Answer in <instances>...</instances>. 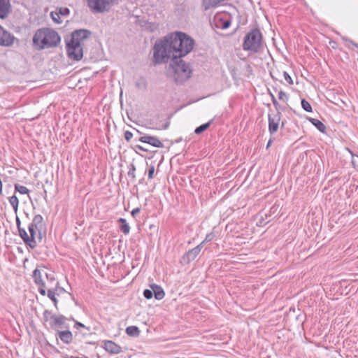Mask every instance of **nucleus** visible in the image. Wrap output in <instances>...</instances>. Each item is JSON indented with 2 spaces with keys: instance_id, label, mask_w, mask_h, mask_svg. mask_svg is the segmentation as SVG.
Listing matches in <instances>:
<instances>
[{
  "instance_id": "nucleus-27",
  "label": "nucleus",
  "mask_w": 358,
  "mask_h": 358,
  "mask_svg": "<svg viewBox=\"0 0 358 358\" xmlns=\"http://www.w3.org/2000/svg\"><path fill=\"white\" fill-rule=\"evenodd\" d=\"M9 202L10 205L12 206L13 210L15 213H17L18 210V205H19V200L17 197L15 195H13L8 198Z\"/></svg>"
},
{
  "instance_id": "nucleus-11",
  "label": "nucleus",
  "mask_w": 358,
  "mask_h": 358,
  "mask_svg": "<svg viewBox=\"0 0 358 358\" xmlns=\"http://www.w3.org/2000/svg\"><path fill=\"white\" fill-rule=\"evenodd\" d=\"M66 320L67 318L63 315H55L49 326L52 329L68 328V325H66Z\"/></svg>"
},
{
  "instance_id": "nucleus-33",
  "label": "nucleus",
  "mask_w": 358,
  "mask_h": 358,
  "mask_svg": "<svg viewBox=\"0 0 358 358\" xmlns=\"http://www.w3.org/2000/svg\"><path fill=\"white\" fill-rule=\"evenodd\" d=\"M135 171H136V167H135L134 164H131V167L129 168V170L128 171V176L129 177H131L132 179H135V178H136Z\"/></svg>"
},
{
  "instance_id": "nucleus-50",
  "label": "nucleus",
  "mask_w": 358,
  "mask_h": 358,
  "mask_svg": "<svg viewBox=\"0 0 358 358\" xmlns=\"http://www.w3.org/2000/svg\"><path fill=\"white\" fill-rule=\"evenodd\" d=\"M343 39L346 41H348L349 43H350L352 45H353L355 47L357 48H358V43H356L355 42H353L352 41H351L350 39H348L345 37H343Z\"/></svg>"
},
{
  "instance_id": "nucleus-1",
  "label": "nucleus",
  "mask_w": 358,
  "mask_h": 358,
  "mask_svg": "<svg viewBox=\"0 0 358 358\" xmlns=\"http://www.w3.org/2000/svg\"><path fill=\"white\" fill-rule=\"evenodd\" d=\"M194 40L185 33L176 31L157 41L154 45L155 63H166L171 57H185L194 48Z\"/></svg>"
},
{
  "instance_id": "nucleus-30",
  "label": "nucleus",
  "mask_w": 358,
  "mask_h": 358,
  "mask_svg": "<svg viewBox=\"0 0 358 358\" xmlns=\"http://www.w3.org/2000/svg\"><path fill=\"white\" fill-rule=\"evenodd\" d=\"M15 189L22 194H27L29 192V190L25 186L18 184L15 185Z\"/></svg>"
},
{
  "instance_id": "nucleus-28",
  "label": "nucleus",
  "mask_w": 358,
  "mask_h": 358,
  "mask_svg": "<svg viewBox=\"0 0 358 358\" xmlns=\"http://www.w3.org/2000/svg\"><path fill=\"white\" fill-rule=\"evenodd\" d=\"M55 314H52L51 311L48 310H45L43 313V318L45 322H48V324L51 323V320H52Z\"/></svg>"
},
{
  "instance_id": "nucleus-15",
  "label": "nucleus",
  "mask_w": 358,
  "mask_h": 358,
  "mask_svg": "<svg viewBox=\"0 0 358 358\" xmlns=\"http://www.w3.org/2000/svg\"><path fill=\"white\" fill-rule=\"evenodd\" d=\"M215 25L218 29H226L231 25V20L227 18H223L220 16H215L214 18Z\"/></svg>"
},
{
  "instance_id": "nucleus-34",
  "label": "nucleus",
  "mask_w": 358,
  "mask_h": 358,
  "mask_svg": "<svg viewBox=\"0 0 358 358\" xmlns=\"http://www.w3.org/2000/svg\"><path fill=\"white\" fill-rule=\"evenodd\" d=\"M143 296L147 299H150L153 296L152 289H146L143 291Z\"/></svg>"
},
{
  "instance_id": "nucleus-14",
  "label": "nucleus",
  "mask_w": 358,
  "mask_h": 358,
  "mask_svg": "<svg viewBox=\"0 0 358 358\" xmlns=\"http://www.w3.org/2000/svg\"><path fill=\"white\" fill-rule=\"evenodd\" d=\"M11 11L9 0H0V18L6 19Z\"/></svg>"
},
{
  "instance_id": "nucleus-26",
  "label": "nucleus",
  "mask_w": 358,
  "mask_h": 358,
  "mask_svg": "<svg viewBox=\"0 0 358 358\" xmlns=\"http://www.w3.org/2000/svg\"><path fill=\"white\" fill-rule=\"evenodd\" d=\"M212 122H213V120H210L209 122H208L205 124H203L197 127L194 130V133L196 134H201V133L205 131L210 127Z\"/></svg>"
},
{
  "instance_id": "nucleus-3",
  "label": "nucleus",
  "mask_w": 358,
  "mask_h": 358,
  "mask_svg": "<svg viewBox=\"0 0 358 358\" xmlns=\"http://www.w3.org/2000/svg\"><path fill=\"white\" fill-rule=\"evenodd\" d=\"M243 49L252 54L259 53L263 50V36L258 28L252 29L244 37Z\"/></svg>"
},
{
  "instance_id": "nucleus-13",
  "label": "nucleus",
  "mask_w": 358,
  "mask_h": 358,
  "mask_svg": "<svg viewBox=\"0 0 358 358\" xmlns=\"http://www.w3.org/2000/svg\"><path fill=\"white\" fill-rule=\"evenodd\" d=\"M103 347L106 351L110 354H119L122 352V348L112 341H105Z\"/></svg>"
},
{
  "instance_id": "nucleus-41",
  "label": "nucleus",
  "mask_w": 358,
  "mask_h": 358,
  "mask_svg": "<svg viewBox=\"0 0 358 358\" xmlns=\"http://www.w3.org/2000/svg\"><path fill=\"white\" fill-rule=\"evenodd\" d=\"M56 292H58L59 294L62 293V292H65L66 290L63 288V287H59V282H56V286L53 289Z\"/></svg>"
},
{
  "instance_id": "nucleus-56",
  "label": "nucleus",
  "mask_w": 358,
  "mask_h": 358,
  "mask_svg": "<svg viewBox=\"0 0 358 358\" xmlns=\"http://www.w3.org/2000/svg\"><path fill=\"white\" fill-rule=\"evenodd\" d=\"M284 125H285L284 122H281V127H284Z\"/></svg>"
},
{
  "instance_id": "nucleus-38",
  "label": "nucleus",
  "mask_w": 358,
  "mask_h": 358,
  "mask_svg": "<svg viewBox=\"0 0 358 358\" xmlns=\"http://www.w3.org/2000/svg\"><path fill=\"white\" fill-rule=\"evenodd\" d=\"M154 173H155V166L151 165L148 169V179L151 180L153 178Z\"/></svg>"
},
{
  "instance_id": "nucleus-57",
  "label": "nucleus",
  "mask_w": 358,
  "mask_h": 358,
  "mask_svg": "<svg viewBox=\"0 0 358 358\" xmlns=\"http://www.w3.org/2000/svg\"><path fill=\"white\" fill-rule=\"evenodd\" d=\"M116 358H118V357H116Z\"/></svg>"
},
{
  "instance_id": "nucleus-31",
  "label": "nucleus",
  "mask_w": 358,
  "mask_h": 358,
  "mask_svg": "<svg viewBox=\"0 0 358 358\" xmlns=\"http://www.w3.org/2000/svg\"><path fill=\"white\" fill-rule=\"evenodd\" d=\"M301 103L302 108L305 111L309 112V113L312 112V106H311L310 103L308 101H306V99H301Z\"/></svg>"
},
{
  "instance_id": "nucleus-47",
  "label": "nucleus",
  "mask_w": 358,
  "mask_h": 358,
  "mask_svg": "<svg viewBox=\"0 0 358 358\" xmlns=\"http://www.w3.org/2000/svg\"><path fill=\"white\" fill-rule=\"evenodd\" d=\"M169 127V122H166L165 124H164L162 127H152L155 129H166Z\"/></svg>"
},
{
  "instance_id": "nucleus-5",
  "label": "nucleus",
  "mask_w": 358,
  "mask_h": 358,
  "mask_svg": "<svg viewBox=\"0 0 358 358\" xmlns=\"http://www.w3.org/2000/svg\"><path fill=\"white\" fill-rule=\"evenodd\" d=\"M87 7L94 13L108 12L113 6L122 0H84Z\"/></svg>"
},
{
  "instance_id": "nucleus-36",
  "label": "nucleus",
  "mask_w": 358,
  "mask_h": 358,
  "mask_svg": "<svg viewBox=\"0 0 358 358\" xmlns=\"http://www.w3.org/2000/svg\"><path fill=\"white\" fill-rule=\"evenodd\" d=\"M38 292L42 295V296H45L46 295L47 292L45 291V284H43V285H38Z\"/></svg>"
},
{
  "instance_id": "nucleus-39",
  "label": "nucleus",
  "mask_w": 358,
  "mask_h": 358,
  "mask_svg": "<svg viewBox=\"0 0 358 358\" xmlns=\"http://www.w3.org/2000/svg\"><path fill=\"white\" fill-rule=\"evenodd\" d=\"M59 15H68L69 14V9L68 8H60L59 10Z\"/></svg>"
},
{
  "instance_id": "nucleus-32",
  "label": "nucleus",
  "mask_w": 358,
  "mask_h": 358,
  "mask_svg": "<svg viewBox=\"0 0 358 358\" xmlns=\"http://www.w3.org/2000/svg\"><path fill=\"white\" fill-rule=\"evenodd\" d=\"M50 16H51L52 20L55 22H56L57 24H59V23L62 22L59 13H58L57 12H53V11L51 12L50 13Z\"/></svg>"
},
{
  "instance_id": "nucleus-42",
  "label": "nucleus",
  "mask_w": 358,
  "mask_h": 358,
  "mask_svg": "<svg viewBox=\"0 0 358 358\" xmlns=\"http://www.w3.org/2000/svg\"><path fill=\"white\" fill-rule=\"evenodd\" d=\"M124 136L127 141H129L133 137V134L129 131H126L124 134Z\"/></svg>"
},
{
  "instance_id": "nucleus-54",
  "label": "nucleus",
  "mask_w": 358,
  "mask_h": 358,
  "mask_svg": "<svg viewBox=\"0 0 358 358\" xmlns=\"http://www.w3.org/2000/svg\"><path fill=\"white\" fill-rule=\"evenodd\" d=\"M70 358H88V357L85 356V355H83L82 357L71 356Z\"/></svg>"
},
{
  "instance_id": "nucleus-8",
  "label": "nucleus",
  "mask_w": 358,
  "mask_h": 358,
  "mask_svg": "<svg viewBox=\"0 0 358 358\" xmlns=\"http://www.w3.org/2000/svg\"><path fill=\"white\" fill-rule=\"evenodd\" d=\"M268 131L271 135L278 131L281 120V113L276 110L275 113H269L268 115Z\"/></svg>"
},
{
  "instance_id": "nucleus-20",
  "label": "nucleus",
  "mask_w": 358,
  "mask_h": 358,
  "mask_svg": "<svg viewBox=\"0 0 358 358\" xmlns=\"http://www.w3.org/2000/svg\"><path fill=\"white\" fill-rule=\"evenodd\" d=\"M310 122L312 123L320 132L324 134L326 133L327 127L326 126L318 119L310 117L308 118Z\"/></svg>"
},
{
  "instance_id": "nucleus-25",
  "label": "nucleus",
  "mask_w": 358,
  "mask_h": 358,
  "mask_svg": "<svg viewBox=\"0 0 358 358\" xmlns=\"http://www.w3.org/2000/svg\"><path fill=\"white\" fill-rule=\"evenodd\" d=\"M32 222H34V225H36L39 229L41 230L42 229V227L44 226V223H43V217H42L41 215H36L33 220H32Z\"/></svg>"
},
{
  "instance_id": "nucleus-18",
  "label": "nucleus",
  "mask_w": 358,
  "mask_h": 358,
  "mask_svg": "<svg viewBox=\"0 0 358 358\" xmlns=\"http://www.w3.org/2000/svg\"><path fill=\"white\" fill-rule=\"evenodd\" d=\"M153 295L157 300L162 299L165 296V292L162 287L158 285L152 284L151 285Z\"/></svg>"
},
{
  "instance_id": "nucleus-2",
  "label": "nucleus",
  "mask_w": 358,
  "mask_h": 358,
  "mask_svg": "<svg viewBox=\"0 0 358 358\" xmlns=\"http://www.w3.org/2000/svg\"><path fill=\"white\" fill-rule=\"evenodd\" d=\"M33 45L38 50L56 47L61 38L55 31L50 28L38 29L33 36Z\"/></svg>"
},
{
  "instance_id": "nucleus-48",
  "label": "nucleus",
  "mask_w": 358,
  "mask_h": 358,
  "mask_svg": "<svg viewBox=\"0 0 358 358\" xmlns=\"http://www.w3.org/2000/svg\"><path fill=\"white\" fill-rule=\"evenodd\" d=\"M141 211V208H134L131 212V215L135 217L136 215L139 213Z\"/></svg>"
},
{
  "instance_id": "nucleus-6",
  "label": "nucleus",
  "mask_w": 358,
  "mask_h": 358,
  "mask_svg": "<svg viewBox=\"0 0 358 358\" xmlns=\"http://www.w3.org/2000/svg\"><path fill=\"white\" fill-rule=\"evenodd\" d=\"M66 52L68 57L75 61H80L83 57V44L78 41H69L66 43Z\"/></svg>"
},
{
  "instance_id": "nucleus-22",
  "label": "nucleus",
  "mask_w": 358,
  "mask_h": 358,
  "mask_svg": "<svg viewBox=\"0 0 358 358\" xmlns=\"http://www.w3.org/2000/svg\"><path fill=\"white\" fill-rule=\"evenodd\" d=\"M56 295H59L58 292H56L53 289H48L47 291L48 297L53 302L54 306L57 310L58 300L56 298Z\"/></svg>"
},
{
  "instance_id": "nucleus-4",
  "label": "nucleus",
  "mask_w": 358,
  "mask_h": 358,
  "mask_svg": "<svg viewBox=\"0 0 358 358\" xmlns=\"http://www.w3.org/2000/svg\"><path fill=\"white\" fill-rule=\"evenodd\" d=\"M182 57H171L169 69L174 73V78L177 83H182L191 77L192 70L189 64L182 59Z\"/></svg>"
},
{
  "instance_id": "nucleus-45",
  "label": "nucleus",
  "mask_w": 358,
  "mask_h": 358,
  "mask_svg": "<svg viewBox=\"0 0 358 358\" xmlns=\"http://www.w3.org/2000/svg\"><path fill=\"white\" fill-rule=\"evenodd\" d=\"M271 100H272V103H273V105H274V106L275 107L276 110H278V106H279V103H278V101L276 100V99H275V97L274 96V95H273V94H271Z\"/></svg>"
},
{
  "instance_id": "nucleus-43",
  "label": "nucleus",
  "mask_w": 358,
  "mask_h": 358,
  "mask_svg": "<svg viewBox=\"0 0 358 358\" xmlns=\"http://www.w3.org/2000/svg\"><path fill=\"white\" fill-rule=\"evenodd\" d=\"M215 237V235L213 233H209L206 236L205 239L203 240V242L208 243L211 241Z\"/></svg>"
},
{
  "instance_id": "nucleus-55",
  "label": "nucleus",
  "mask_w": 358,
  "mask_h": 358,
  "mask_svg": "<svg viewBox=\"0 0 358 358\" xmlns=\"http://www.w3.org/2000/svg\"><path fill=\"white\" fill-rule=\"evenodd\" d=\"M1 192H2V182L0 180V193H1Z\"/></svg>"
},
{
  "instance_id": "nucleus-24",
  "label": "nucleus",
  "mask_w": 358,
  "mask_h": 358,
  "mask_svg": "<svg viewBox=\"0 0 358 358\" xmlns=\"http://www.w3.org/2000/svg\"><path fill=\"white\" fill-rule=\"evenodd\" d=\"M126 333L130 336L137 337L139 336L140 330L136 326H129L126 328Z\"/></svg>"
},
{
  "instance_id": "nucleus-21",
  "label": "nucleus",
  "mask_w": 358,
  "mask_h": 358,
  "mask_svg": "<svg viewBox=\"0 0 358 358\" xmlns=\"http://www.w3.org/2000/svg\"><path fill=\"white\" fill-rule=\"evenodd\" d=\"M32 277H33L35 284L37 286L45 284L42 278V273H41V270H39L38 268L34 269L33 271Z\"/></svg>"
},
{
  "instance_id": "nucleus-53",
  "label": "nucleus",
  "mask_w": 358,
  "mask_h": 358,
  "mask_svg": "<svg viewBox=\"0 0 358 358\" xmlns=\"http://www.w3.org/2000/svg\"><path fill=\"white\" fill-rule=\"evenodd\" d=\"M271 143H272V139H269L267 143V145H266V149H268L271 146Z\"/></svg>"
},
{
  "instance_id": "nucleus-51",
  "label": "nucleus",
  "mask_w": 358,
  "mask_h": 358,
  "mask_svg": "<svg viewBox=\"0 0 358 358\" xmlns=\"http://www.w3.org/2000/svg\"><path fill=\"white\" fill-rule=\"evenodd\" d=\"M15 222H16V226H17V229L20 228L21 227V221L17 216H16Z\"/></svg>"
},
{
  "instance_id": "nucleus-46",
  "label": "nucleus",
  "mask_w": 358,
  "mask_h": 358,
  "mask_svg": "<svg viewBox=\"0 0 358 358\" xmlns=\"http://www.w3.org/2000/svg\"><path fill=\"white\" fill-rule=\"evenodd\" d=\"M80 327L86 328L87 329L89 330V329L87 328L83 323L76 321L75 324H74V328L79 329Z\"/></svg>"
},
{
  "instance_id": "nucleus-52",
  "label": "nucleus",
  "mask_w": 358,
  "mask_h": 358,
  "mask_svg": "<svg viewBox=\"0 0 358 358\" xmlns=\"http://www.w3.org/2000/svg\"><path fill=\"white\" fill-rule=\"evenodd\" d=\"M206 242H203V241L200 243L197 246L195 247L196 249L199 248V252H200L202 248L203 247V245Z\"/></svg>"
},
{
  "instance_id": "nucleus-10",
  "label": "nucleus",
  "mask_w": 358,
  "mask_h": 358,
  "mask_svg": "<svg viewBox=\"0 0 358 358\" xmlns=\"http://www.w3.org/2000/svg\"><path fill=\"white\" fill-rule=\"evenodd\" d=\"M200 252L199 248H195L187 251L180 258V263L182 265L188 264L194 261Z\"/></svg>"
},
{
  "instance_id": "nucleus-37",
  "label": "nucleus",
  "mask_w": 358,
  "mask_h": 358,
  "mask_svg": "<svg viewBox=\"0 0 358 358\" xmlns=\"http://www.w3.org/2000/svg\"><path fill=\"white\" fill-rule=\"evenodd\" d=\"M283 76H284V78L285 80L289 84V85H292L293 84V80H292V78H291V76H289V74L286 72V71H284L283 72Z\"/></svg>"
},
{
  "instance_id": "nucleus-49",
  "label": "nucleus",
  "mask_w": 358,
  "mask_h": 358,
  "mask_svg": "<svg viewBox=\"0 0 358 358\" xmlns=\"http://www.w3.org/2000/svg\"><path fill=\"white\" fill-rule=\"evenodd\" d=\"M45 275L47 280L50 282L54 281L55 280V277L52 274H49L48 273H45Z\"/></svg>"
},
{
  "instance_id": "nucleus-40",
  "label": "nucleus",
  "mask_w": 358,
  "mask_h": 358,
  "mask_svg": "<svg viewBox=\"0 0 358 358\" xmlns=\"http://www.w3.org/2000/svg\"><path fill=\"white\" fill-rule=\"evenodd\" d=\"M28 228H32V229H34L35 230H38V238H39V240H41L42 237H41V230L36 225H34V222H31L29 224Z\"/></svg>"
},
{
  "instance_id": "nucleus-35",
  "label": "nucleus",
  "mask_w": 358,
  "mask_h": 358,
  "mask_svg": "<svg viewBox=\"0 0 358 358\" xmlns=\"http://www.w3.org/2000/svg\"><path fill=\"white\" fill-rule=\"evenodd\" d=\"M278 99L282 101H287L288 96L285 92L280 90L278 93Z\"/></svg>"
},
{
  "instance_id": "nucleus-9",
  "label": "nucleus",
  "mask_w": 358,
  "mask_h": 358,
  "mask_svg": "<svg viewBox=\"0 0 358 358\" xmlns=\"http://www.w3.org/2000/svg\"><path fill=\"white\" fill-rule=\"evenodd\" d=\"M90 35L91 31L87 29H78L72 32L70 40L75 42L78 41L80 44H83L84 40L89 38Z\"/></svg>"
},
{
  "instance_id": "nucleus-7",
  "label": "nucleus",
  "mask_w": 358,
  "mask_h": 358,
  "mask_svg": "<svg viewBox=\"0 0 358 358\" xmlns=\"http://www.w3.org/2000/svg\"><path fill=\"white\" fill-rule=\"evenodd\" d=\"M15 42L19 43L18 38L0 25V46L12 47Z\"/></svg>"
},
{
  "instance_id": "nucleus-16",
  "label": "nucleus",
  "mask_w": 358,
  "mask_h": 358,
  "mask_svg": "<svg viewBox=\"0 0 358 358\" xmlns=\"http://www.w3.org/2000/svg\"><path fill=\"white\" fill-rule=\"evenodd\" d=\"M57 335L60 340L65 344H69L73 341V334L69 330L58 331Z\"/></svg>"
},
{
  "instance_id": "nucleus-12",
  "label": "nucleus",
  "mask_w": 358,
  "mask_h": 358,
  "mask_svg": "<svg viewBox=\"0 0 358 358\" xmlns=\"http://www.w3.org/2000/svg\"><path fill=\"white\" fill-rule=\"evenodd\" d=\"M138 141L144 143H148L155 148H159L164 147L163 143L156 136L144 134L139 138Z\"/></svg>"
},
{
  "instance_id": "nucleus-19",
  "label": "nucleus",
  "mask_w": 358,
  "mask_h": 358,
  "mask_svg": "<svg viewBox=\"0 0 358 358\" xmlns=\"http://www.w3.org/2000/svg\"><path fill=\"white\" fill-rule=\"evenodd\" d=\"M30 235L29 236V240L27 241V246L30 247L31 249L35 248L37 246V243L36 241V230L32 228H28Z\"/></svg>"
},
{
  "instance_id": "nucleus-44",
  "label": "nucleus",
  "mask_w": 358,
  "mask_h": 358,
  "mask_svg": "<svg viewBox=\"0 0 358 358\" xmlns=\"http://www.w3.org/2000/svg\"><path fill=\"white\" fill-rule=\"evenodd\" d=\"M134 151L138 154V150L147 152L148 150L140 145H136L134 148Z\"/></svg>"
},
{
  "instance_id": "nucleus-23",
  "label": "nucleus",
  "mask_w": 358,
  "mask_h": 358,
  "mask_svg": "<svg viewBox=\"0 0 358 358\" xmlns=\"http://www.w3.org/2000/svg\"><path fill=\"white\" fill-rule=\"evenodd\" d=\"M118 222L121 224L120 226V230L122 233H124L125 235H127L129 234L130 231V227L129 224L127 222L126 219L120 217L118 220Z\"/></svg>"
},
{
  "instance_id": "nucleus-17",
  "label": "nucleus",
  "mask_w": 358,
  "mask_h": 358,
  "mask_svg": "<svg viewBox=\"0 0 358 358\" xmlns=\"http://www.w3.org/2000/svg\"><path fill=\"white\" fill-rule=\"evenodd\" d=\"M224 0H202L201 6L203 10L206 11L213 8L217 7Z\"/></svg>"
},
{
  "instance_id": "nucleus-29",
  "label": "nucleus",
  "mask_w": 358,
  "mask_h": 358,
  "mask_svg": "<svg viewBox=\"0 0 358 358\" xmlns=\"http://www.w3.org/2000/svg\"><path fill=\"white\" fill-rule=\"evenodd\" d=\"M19 236L23 240L24 243L27 245V241L29 240V235L24 228H18Z\"/></svg>"
}]
</instances>
